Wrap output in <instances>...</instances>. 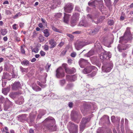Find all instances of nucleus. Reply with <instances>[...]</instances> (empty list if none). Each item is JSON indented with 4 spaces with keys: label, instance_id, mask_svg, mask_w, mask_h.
<instances>
[{
    "label": "nucleus",
    "instance_id": "3",
    "mask_svg": "<svg viewBox=\"0 0 133 133\" xmlns=\"http://www.w3.org/2000/svg\"><path fill=\"white\" fill-rule=\"evenodd\" d=\"M79 15V14L78 13H75L73 15L71 20V25L72 26H74L76 24L78 20Z\"/></svg>",
    "mask_w": 133,
    "mask_h": 133
},
{
    "label": "nucleus",
    "instance_id": "40",
    "mask_svg": "<svg viewBox=\"0 0 133 133\" xmlns=\"http://www.w3.org/2000/svg\"><path fill=\"white\" fill-rule=\"evenodd\" d=\"M2 92L5 95H6L7 94V91L5 88H4L2 89Z\"/></svg>",
    "mask_w": 133,
    "mask_h": 133
},
{
    "label": "nucleus",
    "instance_id": "30",
    "mask_svg": "<svg viewBox=\"0 0 133 133\" xmlns=\"http://www.w3.org/2000/svg\"><path fill=\"white\" fill-rule=\"evenodd\" d=\"M20 70L21 72H27L28 69L27 68H24L21 66L20 67Z\"/></svg>",
    "mask_w": 133,
    "mask_h": 133
},
{
    "label": "nucleus",
    "instance_id": "19",
    "mask_svg": "<svg viewBox=\"0 0 133 133\" xmlns=\"http://www.w3.org/2000/svg\"><path fill=\"white\" fill-rule=\"evenodd\" d=\"M97 1L96 0H92L88 3V4L89 6H95L97 4Z\"/></svg>",
    "mask_w": 133,
    "mask_h": 133
},
{
    "label": "nucleus",
    "instance_id": "15",
    "mask_svg": "<svg viewBox=\"0 0 133 133\" xmlns=\"http://www.w3.org/2000/svg\"><path fill=\"white\" fill-rule=\"evenodd\" d=\"M49 43L50 45V48H54L56 45V43L53 39L49 40Z\"/></svg>",
    "mask_w": 133,
    "mask_h": 133
},
{
    "label": "nucleus",
    "instance_id": "46",
    "mask_svg": "<svg viewBox=\"0 0 133 133\" xmlns=\"http://www.w3.org/2000/svg\"><path fill=\"white\" fill-rule=\"evenodd\" d=\"M40 54L41 56H43L45 55V53L44 51H41L40 52Z\"/></svg>",
    "mask_w": 133,
    "mask_h": 133
},
{
    "label": "nucleus",
    "instance_id": "16",
    "mask_svg": "<svg viewBox=\"0 0 133 133\" xmlns=\"http://www.w3.org/2000/svg\"><path fill=\"white\" fill-rule=\"evenodd\" d=\"M79 25L81 26L86 27L89 26V24L86 21L82 20L80 22Z\"/></svg>",
    "mask_w": 133,
    "mask_h": 133
},
{
    "label": "nucleus",
    "instance_id": "35",
    "mask_svg": "<svg viewBox=\"0 0 133 133\" xmlns=\"http://www.w3.org/2000/svg\"><path fill=\"white\" fill-rule=\"evenodd\" d=\"M52 29L55 31L58 32L59 33H61L60 31L58 29L56 28L55 27L53 26L52 27Z\"/></svg>",
    "mask_w": 133,
    "mask_h": 133
},
{
    "label": "nucleus",
    "instance_id": "17",
    "mask_svg": "<svg viewBox=\"0 0 133 133\" xmlns=\"http://www.w3.org/2000/svg\"><path fill=\"white\" fill-rule=\"evenodd\" d=\"M99 31L97 28H95L93 30H91L89 32V34L90 35H93L97 34Z\"/></svg>",
    "mask_w": 133,
    "mask_h": 133
},
{
    "label": "nucleus",
    "instance_id": "47",
    "mask_svg": "<svg viewBox=\"0 0 133 133\" xmlns=\"http://www.w3.org/2000/svg\"><path fill=\"white\" fill-rule=\"evenodd\" d=\"M96 19V18L95 19L94 22L95 23H100V22H101L102 21V20L101 18H100L99 20H98L97 21V22H96L95 20Z\"/></svg>",
    "mask_w": 133,
    "mask_h": 133
},
{
    "label": "nucleus",
    "instance_id": "18",
    "mask_svg": "<svg viewBox=\"0 0 133 133\" xmlns=\"http://www.w3.org/2000/svg\"><path fill=\"white\" fill-rule=\"evenodd\" d=\"M21 85L20 82H15L13 84V88L15 89L20 87Z\"/></svg>",
    "mask_w": 133,
    "mask_h": 133
},
{
    "label": "nucleus",
    "instance_id": "42",
    "mask_svg": "<svg viewBox=\"0 0 133 133\" xmlns=\"http://www.w3.org/2000/svg\"><path fill=\"white\" fill-rule=\"evenodd\" d=\"M44 49L45 50H48L49 48V46L47 45H45L44 46Z\"/></svg>",
    "mask_w": 133,
    "mask_h": 133
},
{
    "label": "nucleus",
    "instance_id": "26",
    "mask_svg": "<svg viewBox=\"0 0 133 133\" xmlns=\"http://www.w3.org/2000/svg\"><path fill=\"white\" fill-rule=\"evenodd\" d=\"M88 119L83 118L82 119L81 124L85 125V124L88 122Z\"/></svg>",
    "mask_w": 133,
    "mask_h": 133
},
{
    "label": "nucleus",
    "instance_id": "5",
    "mask_svg": "<svg viewBox=\"0 0 133 133\" xmlns=\"http://www.w3.org/2000/svg\"><path fill=\"white\" fill-rule=\"evenodd\" d=\"M111 57V54L109 52L104 51L101 53L99 55L100 58L103 60L108 59Z\"/></svg>",
    "mask_w": 133,
    "mask_h": 133
},
{
    "label": "nucleus",
    "instance_id": "61",
    "mask_svg": "<svg viewBox=\"0 0 133 133\" xmlns=\"http://www.w3.org/2000/svg\"><path fill=\"white\" fill-rule=\"evenodd\" d=\"M124 122V119L123 118H122L121 119V125H123Z\"/></svg>",
    "mask_w": 133,
    "mask_h": 133
},
{
    "label": "nucleus",
    "instance_id": "34",
    "mask_svg": "<svg viewBox=\"0 0 133 133\" xmlns=\"http://www.w3.org/2000/svg\"><path fill=\"white\" fill-rule=\"evenodd\" d=\"M73 85L72 84H68L66 86V88L67 89H69L71 88Z\"/></svg>",
    "mask_w": 133,
    "mask_h": 133
},
{
    "label": "nucleus",
    "instance_id": "56",
    "mask_svg": "<svg viewBox=\"0 0 133 133\" xmlns=\"http://www.w3.org/2000/svg\"><path fill=\"white\" fill-rule=\"evenodd\" d=\"M24 24V23L21 22L19 24V26L20 27L22 28L23 27Z\"/></svg>",
    "mask_w": 133,
    "mask_h": 133
},
{
    "label": "nucleus",
    "instance_id": "59",
    "mask_svg": "<svg viewBox=\"0 0 133 133\" xmlns=\"http://www.w3.org/2000/svg\"><path fill=\"white\" fill-rule=\"evenodd\" d=\"M97 133H103L102 131L101 130V129H98L97 131Z\"/></svg>",
    "mask_w": 133,
    "mask_h": 133
},
{
    "label": "nucleus",
    "instance_id": "37",
    "mask_svg": "<svg viewBox=\"0 0 133 133\" xmlns=\"http://www.w3.org/2000/svg\"><path fill=\"white\" fill-rule=\"evenodd\" d=\"M17 95L16 93H12L11 94H10V97L12 98H14L16 97L15 96Z\"/></svg>",
    "mask_w": 133,
    "mask_h": 133
},
{
    "label": "nucleus",
    "instance_id": "44",
    "mask_svg": "<svg viewBox=\"0 0 133 133\" xmlns=\"http://www.w3.org/2000/svg\"><path fill=\"white\" fill-rule=\"evenodd\" d=\"M37 36V33L35 31L33 33V35H32V37L33 38H35L36 37V36Z\"/></svg>",
    "mask_w": 133,
    "mask_h": 133
},
{
    "label": "nucleus",
    "instance_id": "7",
    "mask_svg": "<svg viewBox=\"0 0 133 133\" xmlns=\"http://www.w3.org/2000/svg\"><path fill=\"white\" fill-rule=\"evenodd\" d=\"M78 126L73 123L70 124V127H68L70 132L71 133H76L77 131Z\"/></svg>",
    "mask_w": 133,
    "mask_h": 133
},
{
    "label": "nucleus",
    "instance_id": "58",
    "mask_svg": "<svg viewBox=\"0 0 133 133\" xmlns=\"http://www.w3.org/2000/svg\"><path fill=\"white\" fill-rule=\"evenodd\" d=\"M80 33V31H76L75 32H73L72 33L73 34H78Z\"/></svg>",
    "mask_w": 133,
    "mask_h": 133
},
{
    "label": "nucleus",
    "instance_id": "20",
    "mask_svg": "<svg viewBox=\"0 0 133 133\" xmlns=\"http://www.w3.org/2000/svg\"><path fill=\"white\" fill-rule=\"evenodd\" d=\"M94 52L93 50H91L89 51L87 54L85 55V56L89 57L90 56L94 55Z\"/></svg>",
    "mask_w": 133,
    "mask_h": 133
},
{
    "label": "nucleus",
    "instance_id": "12",
    "mask_svg": "<svg viewBox=\"0 0 133 133\" xmlns=\"http://www.w3.org/2000/svg\"><path fill=\"white\" fill-rule=\"evenodd\" d=\"M89 63V62L87 60L82 58H80L79 61V64L82 68L83 67L84 65L86 64H88Z\"/></svg>",
    "mask_w": 133,
    "mask_h": 133
},
{
    "label": "nucleus",
    "instance_id": "49",
    "mask_svg": "<svg viewBox=\"0 0 133 133\" xmlns=\"http://www.w3.org/2000/svg\"><path fill=\"white\" fill-rule=\"evenodd\" d=\"M21 51L22 54H25V51L24 48H23L22 46H21Z\"/></svg>",
    "mask_w": 133,
    "mask_h": 133
},
{
    "label": "nucleus",
    "instance_id": "64",
    "mask_svg": "<svg viewBox=\"0 0 133 133\" xmlns=\"http://www.w3.org/2000/svg\"><path fill=\"white\" fill-rule=\"evenodd\" d=\"M8 3H9V2H8V1H5L4 2H3V4L4 5H5V4H8Z\"/></svg>",
    "mask_w": 133,
    "mask_h": 133
},
{
    "label": "nucleus",
    "instance_id": "54",
    "mask_svg": "<svg viewBox=\"0 0 133 133\" xmlns=\"http://www.w3.org/2000/svg\"><path fill=\"white\" fill-rule=\"evenodd\" d=\"M29 133H34V130L32 128H30L29 129Z\"/></svg>",
    "mask_w": 133,
    "mask_h": 133
},
{
    "label": "nucleus",
    "instance_id": "1",
    "mask_svg": "<svg viewBox=\"0 0 133 133\" xmlns=\"http://www.w3.org/2000/svg\"><path fill=\"white\" fill-rule=\"evenodd\" d=\"M49 122L50 124L48 125L47 127L48 129L51 131H54L56 130V127L55 124V120L52 117H49L45 119L44 122Z\"/></svg>",
    "mask_w": 133,
    "mask_h": 133
},
{
    "label": "nucleus",
    "instance_id": "14",
    "mask_svg": "<svg viewBox=\"0 0 133 133\" xmlns=\"http://www.w3.org/2000/svg\"><path fill=\"white\" fill-rule=\"evenodd\" d=\"M26 115L25 114L19 115L18 116V120L19 121L23 122L26 119Z\"/></svg>",
    "mask_w": 133,
    "mask_h": 133
},
{
    "label": "nucleus",
    "instance_id": "41",
    "mask_svg": "<svg viewBox=\"0 0 133 133\" xmlns=\"http://www.w3.org/2000/svg\"><path fill=\"white\" fill-rule=\"evenodd\" d=\"M105 2V3L106 4L108 5L110 4V0H104Z\"/></svg>",
    "mask_w": 133,
    "mask_h": 133
},
{
    "label": "nucleus",
    "instance_id": "9",
    "mask_svg": "<svg viewBox=\"0 0 133 133\" xmlns=\"http://www.w3.org/2000/svg\"><path fill=\"white\" fill-rule=\"evenodd\" d=\"M95 67L94 66H89L87 67L83 71V72L85 74L90 73L92 70L95 69Z\"/></svg>",
    "mask_w": 133,
    "mask_h": 133
},
{
    "label": "nucleus",
    "instance_id": "27",
    "mask_svg": "<svg viewBox=\"0 0 133 133\" xmlns=\"http://www.w3.org/2000/svg\"><path fill=\"white\" fill-rule=\"evenodd\" d=\"M38 39L39 41L40 42H42L44 41V37L42 35L40 34L39 35Z\"/></svg>",
    "mask_w": 133,
    "mask_h": 133
},
{
    "label": "nucleus",
    "instance_id": "2",
    "mask_svg": "<svg viewBox=\"0 0 133 133\" xmlns=\"http://www.w3.org/2000/svg\"><path fill=\"white\" fill-rule=\"evenodd\" d=\"M113 65L111 62L104 64L102 68L103 71L106 72H110L113 67Z\"/></svg>",
    "mask_w": 133,
    "mask_h": 133
},
{
    "label": "nucleus",
    "instance_id": "48",
    "mask_svg": "<svg viewBox=\"0 0 133 133\" xmlns=\"http://www.w3.org/2000/svg\"><path fill=\"white\" fill-rule=\"evenodd\" d=\"M66 35L68 36L71 38H73L74 37L72 35L70 34H67Z\"/></svg>",
    "mask_w": 133,
    "mask_h": 133
},
{
    "label": "nucleus",
    "instance_id": "50",
    "mask_svg": "<svg viewBox=\"0 0 133 133\" xmlns=\"http://www.w3.org/2000/svg\"><path fill=\"white\" fill-rule=\"evenodd\" d=\"M51 66V64L49 63H47L46 66V69L47 68L48 69H49Z\"/></svg>",
    "mask_w": 133,
    "mask_h": 133
},
{
    "label": "nucleus",
    "instance_id": "39",
    "mask_svg": "<svg viewBox=\"0 0 133 133\" xmlns=\"http://www.w3.org/2000/svg\"><path fill=\"white\" fill-rule=\"evenodd\" d=\"M65 83V80H62L60 81V83L61 85H63Z\"/></svg>",
    "mask_w": 133,
    "mask_h": 133
},
{
    "label": "nucleus",
    "instance_id": "55",
    "mask_svg": "<svg viewBox=\"0 0 133 133\" xmlns=\"http://www.w3.org/2000/svg\"><path fill=\"white\" fill-rule=\"evenodd\" d=\"M4 97H1L0 98V102L3 103L4 102Z\"/></svg>",
    "mask_w": 133,
    "mask_h": 133
},
{
    "label": "nucleus",
    "instance_id": "11",
    "mask_svg": "<svg viewBox=\"0 0 133 133\" xmlns=\"http://www.w3.org/2000/svg\"><path fill=\"white\" fill-rule=\"evenodd\" d=\"M67 64H64L62 65V66L64 68V69H65V71L67 73L70 74L71 73L75 72L76 70L74 68H72V69H71V71H68V70H69L70 68H67Z\"/></svg>",
    "mask_w": 133,
    "mask_h": 133
},
{
    "label": "nucleus",
    "instance_id": "13",
    "mask_svg": "<svg viewBox=\"0 0 133 133\" xmlns=\"http://www.w3.org/2000/svg\"><path fill=\"white\" fill-rule=\"evenodd\" d=\"M64 16L63 18V22H64L66 24H68L69 21V18L70 16V15L66 14L65 13H64Z\"/></svg>",
    "mask_w": 133,
    "mask_h": 133
},
{
    "label": "nucleus",
    "instance_id": "10",
    "mask_svg": "<svg viewBox=\"0 0 133 133\" xmlns=\"http://www.w3.org/2000/svg\"><path fill=\"white\" fill-rule=\"evenodd\" d=\"M127 37H128L127 38L128 40L130 39L131 37L129 28H127L126 31L123 37L124 39H126V38Z\"/></svg>",
    "mask_w": 133,
    "mask_h": 133
},
{
    "label": "nucleus",
    "instance_id": "8",
    "mask_svg": "<svg viewBox=\"0 0 133 133\" xmlns=\"http://www.w3.org/2000/svg\"><path fill=\"white\" fill-rule=\"evenodd\" d=\"M73 8V5L72 4L68 3L64 7L65 11L68 13L71 12Z\"/></svg>",
    "mask_w": 133,
    "mask_h": 133
},
{
    "label": "nucleus",
    "instance_id": "25",
    "mask_svg": "<svg viewBox=\"0 0 133 133\" xmlns=\"http://www.w3.org/2000/svg\"><path fill=\"white\" fill-rule=\"evenodd\" d=\"M62 14L60 12L56 13L55 15V17L56 19L60 18L62 16Z\"/></svg>",
    "mask_w": 133,
    "mask_h": 133
},
{
    "label": "nucleus",
    "instance_id": "32",
    "mask_svg": "<svg viewBox=\"0 0 133 133\" xmlns=\"http://www.w3.org/2000/svg\"><path fill=\"white\" fill-rule=\"evenodd\" d=\"M85 125L81 124L80 127V130L81 131H82L84 130L85 127Z\"/></svg>",
    "mask_w": 133,
    "mask_h": 133
},
{
    "label": "nucleus",
    "instance_id": "21",
    "mask_svg": "<svg viewBox=\"0 0 133 133\" xmlns=\"http://www.w3.org/2000/svg\"><path fill=\"white\" fill-rule=\"evenodd\" d=\"M32 88L34 90L36 91H39L41 90V89L36 85L35 86L32 85Z\"/></svg>",
    "mask_w": 133,
    "mask_h": 133
},
{
    "label": "nucleus",
    "instance_id": "62",
    "mask_svg": "<svg viewBox=\"0 0 133 133\" xmlns=\"http://www.w3.org/2000/svg\"><path fill=\"white\" fill-rule=\"evenodd\" d=\"M72 102H70L69 104V106L70 108H71L72 106Z\"/></svg>",
    "mask_w": 133,
    "mask_h": 133
},
{
    "label": "nucleus",
    "instance_id": "53",
    "mask_svg": "<svg viewBox=\"0 0 133 133\" xmlns=\"http://www.w3.org/2000/svg\"><path fill=\"white\" fill-rule=\"evenodd\" d=\"M64 43L62 42H61L58 45V46L60 47H61L64 44Z\"/></svg>",
    "mask_w": 133,
    "mask_h": 133
},
{
    "label": "nucleus",
    "instance_id": "24",
    "mask_svg": "<svg viewBox=\"0 0 133 133\" xmlns=\"http://www.w3.org/2000/svg\"><path fill=\"white\" fill-rule=\"evenodd\" d=\"M23 65H28L29 64V61L27 60H23L21 63Z\"/></svg>",
    "mask_w": 133,
    "mask_h": 133
},
{
    "label": "nucleus",
    "instance_id": "51",
    "mask_svg": "<svg viewBox=\"0 0 133 133\" xmlns=\"http://www.w3.org/2000/svg\"><path fill=\"white\" fill-rule=\"evenodd\" d=\"M17 25V24H13L12 26L13 28L15 30H17V28L16 27V26Z\"/></svg>",
    "mask_w": 133,
    "mask_h": 133
},
{
    "label": "nucleus",
    "instance_id": "6",
    "mask_svg": "<svg viewBox=\"0 0 133 133\" xmlns=\"http://www.w3.org/2000/svg\"><path fill=\"white\" fill-rule=\"evenodd\" d=\"M86 45V43L84 41H78L76 42L75 45L76 49L77 50H79Z\"/></svg>",
    "mask_w": 133,
    "mask_h": 133
},
{
    "label": "nucleus",
    "instance_id": "57",
    "mask_svg": "<svg viewBox=\"0 0 133 133\" xmlns=\"http://www.w3.org/2000/svg\"><path fill=\"white\" fill-rule=\"evenodd\" d=\"M120 120V118L119 117H116V118L115 120L116 121L118 122H119Z\"/></svg>",
    "mask_w": 133,
    "mask_h": 133
},
{
    "label": "nucleus",
    "instance_id": "28",
    "mask_svg": "<svg viewBox=\"0 0 133 133\" xmlns=\"http://www.w3.org/2000/svg\"><path fill=\"white\" fill-rule=\"evenodd\" d=\"M8 31L6 29H2L1 30V34L3 36L5 35L7 33Z\"/></svg>",
    "mask_w": 133,
    "mask_h": 133
},
{
    "label": "nucleus",
    "instance_id": "45",
    "mask_svg": "<svg viewBox=\"0 0 133 133\" xmlns=\"http://www.w3.org/2000/svg\"><path fill=\"white\" fill-rule=\"evenodd\" d=\"M116 118L114 116L111 117V120L112 122H115V121Z\"/></svg>",
    "mask_w": 133,
    "mask_h": 133
},
{
    "label": "nucleus",
    "instance_id": "22",
    "mask_svg": "<svg viewBox=\"0 0 133 133\" xmlns=\"http://www.w3.org/2000/svg\"><path fill=\"white\" fill-rule=\"evenodd\" d=\"M44 36L46 37H48L50 35L49 33V32L48 30L47 29H45L43 31Z\"/></svg>",
    "mask_w": 133,
    "mask_h": 133
},
{
    "label": "nucleus",
    "instance_id": "38",
    "mask_svg": "<svg viewBox=\"0 0 133 133\" xmlns=\"http://www.w3.org/2000/svg\"><path fill=\"white\" fill-rule=\"evenodd\" d=\"M114 21L112 20H109L108 22V24L110 25H112L114 24Z\"/></svg>",
    "mask_w": 133,
    "mask_h": 133
},
{
    "label": "nucleus",
    "instance_id": "63",
    "mask_svg": "<svg viewBox=\"0 0 133 133\" xmlns=\"http://www.w3.org/2000/svg\"><path fill=\"white\" fill-rule=\"evenodd\" d=\"M16 40L17 41H19L20 40V38L19 37H16L15 38Z\"/></svg>",
    "mask_w": 133,
    "mask_h": 133
},
{
    "label": "nucleus",
    "instance_id": "52",
    "mask_svg": "<svg viewBox=\"0 0 133 133\" xmlns=\"http://www.w3.org/2000/svg\"><path fill=\"white\" fill-rule=\"evenodd\" d=\"M76 55V54L75 52H73L71 53V56L73 57H75Z\"/></svg>",
    "mask_w": 133,
    "mask_h": 133
},
{
    "label": "nucleus",
    "instance_id": "23",
    "mask_svg": "<svg viewBox=\"0 0 133 133\" xmlns=\"http://www.w3.org/2000/svg\"><path fill=\"white\" fill-rule=\"evenodd\" d=\"M69 77L70 79L72 81H74L76 79V76L75 75L73 76H67V77Z\"/></svg>",
    "mask_w": 133,
    "mask_h": 133
},
{
    "label": "nucleus",
    "instance_id": "33",
    "mask_svg": "<svg viewBox=\"0 0 133 133\" xmlns=\"http://www.w3.org/2000/svg\"><path fill=\"white\" fill-rule=\"evenodd\" d=\"M71 118L72 119L74 120L75 118L77 116V115L75 114L73 112H72L71 115Z\"/></svg>",
    "mask_w": 133,
    "mask_h": 133
},
{
    "label": "nucleus",
    "instance_id": "29",
    "mask_svg": "<svg viewBox=\"0 0 133 133\" xmlns=\"http://www.w3.org/2000/svg\"><path fill=\"white\" fill-rule=\"evenodd\" d=\"M39 50L38 47L37 46L35 48H34L32 50V51L34 52L35 53H37Z\"/></svg>",
    "mask_w": 133,
    "mask_h": 133
},
{
    "label": "nucleus",
    "instance_id": "60",
    "mask_svg": "<svg viewBox=\"0 0 133 133\" xmlns=\"http://www.w3.org/2000/svg\"><path fill=\"white\" fill-rule=\"evenodd\" d=\"M36 61V59L35 58H33L31 60V61L32 62H35Z\"/></svg>",
    "mask_w": 133,
    "mask_h": 133
},
{
    "label": "nucleus",
    "instance_id": "43",
    "mask_svg": "<svg viewBox=\"0 0 133 133\" xmlns=\"http://www.w3.org/2000/svg\"><path fill=\"white\" fill-rule=\"evenodd\" d=\"M66 52V50H63V51L61 53V54H60V56H62L64 55L65 54Z\"/></svg>",
    "mask_w": 133,
    "mask_h": 133
},
{
    "label": "nucleus",
    "instance_id": "36",
    "mask_svg": "<svg viewBox=\"0 0 133 133\" xmlns=\"http://www.w3.org/2000/svg\"><path fill=\"white\" fill-rule=\"evenodd\" d=\"M118 48L119 50V51L120 52H122V50L125 49L124 48H121V45L119 44L118 45Z\"/></svg>",
    "mask_w": 133,
    "mask_h": 133
},
{
    "label": "nucleus",
    "instance_id": "31",
    "mask_svg": "<svg viewBox=\"0 0 133 133\" xmlns=\"http://www.w3.org/2000/svg\"><path fill=\"white\" fill-rule=\"evenodd\" d=\"M37 83L38 85H39L40 86H41L42 88H44L46 86V84H42L39 81H37Z\"/></svg>",
    "mask_w": 133,
    "mask_h": 133
},
{
    "label": "nucleus",
    "instance_id": "4",
    "mask_svg": "<svg viewBox=\"0 0 133 133\" xmlns=\"http://www.w3.org/2000/svg\"><path fill=\"white\" fill-rule=\"evenodd\" d=\"M60 67L57 69L56 71V76L57 77L59 78L63 77L64 76V68Z\"/></svg>",
    "mask_w": 133,
    "mask_h": 133
}]
</instances>
